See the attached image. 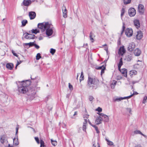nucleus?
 <instances>
[{
	"mask_svg": "<svg viewBox=\"0 0 147 147\" xmlns=\"http://www.w3.org/2000/svg\"><path fill=\"white\" fill-rule=\"evenodd\" d=\"M134 95V94H131L130 95V96H128L127 97H117L116 98H114L113 99V101L114 102H119L121 100L124 99H125L126 98H130L132 96Z\"/></svg>",
	"mask_w": 147,
	"mask_h": 147,
	"instance_id": "obj_5",
	"label": "nucleus"
},
{
	"mask_svg": "<svg viewBox=\"0 0 147 147\" xmlns=\"http://www.w3.org/2000/svg\"><path fill=\"white\" fill-rule=\"evenodd\" d=\"M117 82L116 81L114 80L113 81L111 85V88H114V87L115 86L116 83H117Z\"/></svg>",
	"mask_w": 147,
	"mask_h": 147,
	"instance_id": "obj_28",
	"label": "nucleus"
},
{
	"mask_svg": "<svg viewBox=\"0 0 147 147\" xmlns=\"http://www.w3.org/2000/svg\"><path fill=\"white\" fill-rule=\"evenodd\" d=\"M69 88L70 90L71 91L73 90V86L70 83H69Z\"/></svg>",
	"mask_w": 147,
	"mask_h": 147,
	"instance_id": "obj_44",
	"label": "nucleus"
},
{
	"mask_svg": "<svg viewBox=\"0 0 147 147\" xmlns=\"http://www.w3.org/2000/svg\"><path fill=\"white\" fill-rule=\"evenodd\" d=\"M40 147H46L44 145L45 143L42 140H40Z\"/></svg>",
	"mask_w": 147,
	"mask_h": 147,
	"instance_id": "obj_36",
	"label": "nucleus"
},
{
	"mask_svg": "<svg viewBox=\"0 0 147 147\" xmlns=\"http://www.w3.org/2000/svg\"><path fill=\"white\" fill-rule=\"evenodd\" d=\"M136 82L133 81V82H132V83H133V84H134L135 83H136Z\"/></svg>",
	"mask_w": 147,
	"mask_h": 147,
	"instance_id": "obj_62",
	"label": "nucleus"
},
{
	"mask_svg": "<svg viewBox=\"0 0 147 147\" xmlns=\"http://www.w3.org/2000/svg\"><path fill=\"white\" fill-rule=\"evenodd\" d=\"M36 59L37 60H39V59L41 58V57L40 56V54L39 53H38L36 56Z\"/></svg>",
	"mask_w": 147,
	"mask_h": 147,
	"instance_id": "obj_37",
	"label": "nucleus"
},
{
	"mask_svg": "<svg viewBox=\"0 0 147 147\" xmlns=\"http://www.w3.org/2000/svg\"><path fill=\"white\" fill-rule=\"evenodd\" d=\"M55 52V50L51 48L50 49V53L52 55H53Z\"/></svg>",
	"mask_w": 147,
	"mask_h": 147,
	"instance_id": "obj_40",
	"label": "nucleus"
},
{
	"mask_svg": "<svg viewBox=\"0 0 147 147\" xmlns=\"http://www.w3.org/2000/svg\"><path fill=\"white\" fill-rule=\"evenodd\" d=\"M122 65H123L122 59V58H121L120 59L118 65V67L119 69H120V68H121V67Z\"/></svg>",
	"mask_w": 147,
	"mask_h": 147,
	"instance_id": "obj_26",
	"label": "nucleus"
},
{
	"mask_svg": "<svg viewBox=\"0 0 147 147\" xmlns=\"http://www.w3.org/2000/svg\"><path fill=\"white\" fill-rule=\"evenodd\" d=\"M133 34V30L130 28H127L125 30V34L127 36L130 37L132 36Z\"/></svg>",
	"mask_w": 147,
	"mask_h": 147,
	"instance_id": "obj_4",
	"label": "nucleus"
},
{
	"mask_svg": "<svg viewBox=\"0 0 147 147\" xmlns=\"http://www.w3.org/2000/svg\"><path fill=\"white\" fill-rule=\"evenodd\" d=\"M128 14L130 17H133L136 14V11L134 8H131L128 10Z\"/></svg>",
	"mask_w": 147,
	"mask_h": 147,
	"instance_id": "obj_6",
	"label": "nucleus"
},
{
	"mask_svg": "<svg viewBox=\"0 0 147 147\" xmlns=\"http://www.w3.org/2000/svg\"><path fill=\"white\" fill-rule=\"evenodd\" d=\"M102 118L100 116L97 117L96 118L95 121V123L96 125H98L100 124L102 121Z\"/></svg>",
	"mask_w": 147,
	"mask_h": 147,
	"instance_id": "obj_21",
	"label": "nucleus"
},
{
	"mask_svg": "<svg viewBox=\"0 0 147 147\" xmlns=\"http://www.w3.org/2000/svg\"><path fill=\"white\" fill-rule=\"evenodd\" d=\"M84 77L83 71H82L81 73V76L80 77V82L84 80Z\"/></svg>",
	"mask_w": 147,
	"mask_h": 147,
	"instance_id": "obj_34",
	"label": "nucleus"
},
{
	"mask_svg": "<svg viewBox=\"0 0 147 147\" xmlns=\"http://www.w3.org/2000/svg\"><path fill=\"white\" fill-rule=\"evenodd\" d=\"M125 26L124 24H123V26H122V30L121 32V34H123V32L124 30H125Z\"/></svg>",
	"mask_w": 147,
	"mask_h": 147,
	"instance_id": "obj_48",
	"label": "nucleus"
},
{
	"mask_svg": "<svg viewBox=\"0 0 147 147\" xmlns=\"http://www.w3.org/2000/svg\"><path fill=\"white\" fill-rule=\"evenodd\" d=\"M105 69H103L102 70H101V74H102L104 73V70Z\"/></svg>",
	"mask_w": 147,
	"mask_h": 147,
	"instance_id": "obj_54",
	"label": "nucleus"
},
{
	"mask_svg": "<svg viewBox=\"0 0 147 147\" xmlns=\"http://www.w3.org/2000/svg\"><path fill=\"white\" fill-rule=\"evenodd\" d=\"M12 53H13V55L14 56H16L17 57H18V55H17V54H16V53H15V52L13 50H12Z\"/></svg>",
	"mask_w": 147,
	"mask_h": 147,
	"instance_id": "obj_51",
	"label": "nucleus"
},
{
	"mask_svg": "<svg viewBox=\"0 0 147 147\" xmlns=\"http://www.w3.org/2000/svg\"><path fill=\"white\" fill-rule=\"evenodd\" d=\"M34 45L35 46V47L37 49H38L39 48V46L37 45L36 44H34Z\"/></svg>",
	"mask_w": 147,
	"mask_h": 147,
	"instance_id": "obj_53",
	"label": "nucleus"
},
{
	"mask_svg": "<svg viewBox=\"0 0 147 147\" xmlns=\"http://www.w3.org/2000/svg\"><path fill=\"white\" fill-rule=\"evenodd\" d=\"M106 140L107 142V144L108 145L110 146H112L113 145V143L112 141H111L107 139H106Z\"/></svg>",
	"mask_w": 147,
	"mask_h": 147,
	"instance_id": "obj_32",
	"label": "nucleus"
},
{
	"mask_svg": "<svg viewBox=\"0 0 147 147\" xmlns=\"http://www.w3.org/2000/svg\"><path fill=\"white\" fill-rule=\"evenodd\" d=\"M132 58V56L131 55H128L126 57V59L127 61H130Z\"/></svg>",
	"mask_w": 147,
	"mask_h": 147,
	"instance_id": "obj_31",
	"label": "nucleus"
},
{
	"mask_svg": "<svg viewBox=\"0 0 147 147\" xmlns=\"http://www.w3.org/2000/svg\"><path fill=\"white\" fill-rule=\"evenodd\" d=\"M88 99L90 101H92L94 99V98L92 96H89Z\"/></svg>",
	"mask_w": 147,
	"mask_h": 147,
	"instance_id": "obj_45",
	"label": "nucleus"
},
{
	"mask_svg": "<svg viewBox=\"0 0 147 147\" xmlns=\"http://www.w3.org/2000/svg\"><path fill=\"white\" fill-rule=\"evenodd\" d=\"M89 115L87 114H85L84 115V119H86L87 120V119L89 117Z\"/></svg>",
	"mask_w": 147,
	"mask_h": 147,
	"instance_id": "obj_47",
	"label": "nucleus"
},
{
	"mask_svg": "<svg viewBox=\"0 0 147 147\" xmlns=\"http://www.w3.org/2000/svg\"><path fill=\"white\" fill-rule=\"evenodd\" d=\"M21 23L22 24V26H24L26 25V24L27 23L28 21L27 20H24L22 21Z\"/></svg>",
	"mask_w": 147,
	"mask_h": 147,
	"instance_id": "obj_29",
	"label": "nucleus"
},
{
	"mask_svg": "<svg viewBox=\"0 0 147 147\" xmlns=\"http://www.w3.org/2000/svg\"><path fill=\"white\" fill-rule=\"evenodd\" d=\"M42 37L40 36V37H39V40H42Z\"/></svg>",
	"mask_w": 147,
	"mask_h": 147,
	"instance_id": "obj_56",
	"label": "nucleus"
},
{
	"mask_svg": "<svg viewBox=\"0 0 147 147\" xmlns=\"http://www.w3.org/2000/svg\"><path fill=\"white\" fill-rule=\"evenodd\" d=\"M127 111V112H129V113L130 114H132L131 112V109L130 108H127L126 109Z\"/></svg>",
	"mask_w": 147,
	"mask_h": 147,
	"instance_id": "obj_49",
	"label": "nucleus"
},
{
	"mask_svg": "<svg viewBox=\"0 0 147 147\" xmlns=\"http://www.w3.org/2000/svg\"><path fill=\"white\" fill-rule=\"evenodd\" d=\"M13 142L14 144L16 146L18 145L19 144L18 138H14L13 139Z\"/></svg>",
	"mask_w": 147,
	"mask_h": 147,
	"instance_id": "obj_27",
	"label": "nucleus"
},
{
	"mask_svg": "<svg viewBox=\"0 0 147 147\" xmlns=\"http://www.w3.org/2000/svg\"><path fill=\"white\" fill-rule=\"evenodd\" d=\"M134 26L137 28H138L140 27V24L139 20L137 19H135L134 21Z\"/></svg>",
	"mask_w": 147,
	"mask_h": 147,
	"instance_id": "obj_15",
	"label": "nucleus"
},
{
	"mask_svg": "<svg viewBox=\"0 0 147 147\" xmlns=\"http://www.w3.org/2000/svg\"><path fill=\"white\" fill-rule=\"evenodd\" d=\"M31 3L30 0H24L22 2L23 5L26 6H29Z\"/></svg>",
	"mask_w": 147,
	"mask_h": 147,
	"instance_id": "obj_17",
	"label": "nucleus"
},
{
	"mask_svg": "<svg viewBox=\"0 0 147 147\" xmlns=\"http://www.w3.org/2000/svg\"><path fill=\"white\" fill-rule=\"evenodd\" d=\"M90 40L92 41V42H93V38H92V35L90 34Z\"/></svg>",
	"mask_w": 147,
	"mask_h": 147,
	"instance_id": "obj_52",
	"label": "nucleus"
},
{
	"mask_svg": "<svg viewBox=\"0 0 147 147\" xmlns=\"http://www.w3.org/2000/svg\"><path fill=\"white\" fill-rule=\"evenodd\" d=\"M102 109L100 107H98L97 109H96V111H98V112L100 113L102 111Z\"/></svg>",
	"mask_w": 147,
	"mask_h": 147,
	"instance_id": "obj_42",
	"label": "nucleus"
},
{
	"mask_svg": "<svg viewBox=\"0 0 147 147\" xmlns=\"http://www.w3.org/2000/svg\"><path fill=\"white\" fill-rule=\"evenodd\" d=\"M89 123L91 126L95 128V130H96L97 133L98 134L99 133V131L98 129V127L97 126H96L95 125L92 124V123L90 121H89Z\"/></svg>",
	"mask_w": 147,
	"mask_h": 147,
	"instance_id": "obj_23",
	"label": "nucleus"
},
{
	"mask_svg": "<svg viewBox=\"0 0 147 147\" xmlns=\"http://www.w3.org/2000/svg\"><path fill=\"white\" fill-rule=\"evenodd\" d=\"M6 66L7 69L11 70L13 68V65L12 64L7 63L6 64Z\"/></svg>",
	"mask_w": 147,
	"mask_h": 147,
	"instance_id": "obj_24",
	"label": "nucleus"
},
{
	"mask_svg": "<svg viewBox=\"0 0 147 147\" xmlns=\"http://www.w3.org/2000/svg\"><path fill=\"white\" fill-rule=\"evenodd\" d=\"M63 127H66V125L64 123H63Z\"/></svg>",
	"mask_w": 147,
	"mask_h": 147,
	"instance_id": "obj_55",
	"label": "nucleus"
},
{
	"mask_svg": "<svg viewBox=\"0 0 147 147\" xmlns=\"http://www.w3.org/2000/svg\"><path fill=\"white\" fill-rule=\"evenodd\" d=\"M125 50L124 46L121 47L119 50L118 52V54L121 55H123L125 53Z\"/></svg>",
	"mask_w": 147,
	"mask_h": 147,
	"instance_id": "obj_13",
	"label": "nucleus"
},
{
	"mask_svg": "<svg viewBox=\"0 0 147 147\" xmlns=\"http://www.w3.org/2000/svg\"><path fill=\"white\" fill-rule=\"evenodd\" d=\"M88 82L89 86L93 87L94 86V85H96L98 83V81L96 79L89 77Z\"/></svg>",
	"mask_w": 147,
	"mask_h": 147,
	"instance_id": "obj_3",
	"label": "nucleus"
},
{
	"mask_svg": "<svg viewBox=\"0 0 147 147\" xmlns=\"http://www.w3.org/2000/svg\"><path fill=\"white\" fill-rule=\"evenodd\" d=\"M100 145L98 143L93 144L92 147H98V146Z\"/></svg>",
	"mask_w": 147,
	"mask_h": 147,
	"instance_id": "obj_46",
	"label": "nucleus"
},
{
	"mask_svg": "<svg viewBox=\"0 0 147 147\" xmlns=\"http://www.w3.org/2000/svg\"><path fill=\"white\" fill-rule=\"evenodd\" d=\"M131 0H123V3L125 5H127L130 3Z\"/></svg>",
	"mask_w": 147,
	"mask_h": 147,
	"instance_id": "obj_33",
	"label": "nucleus"
},
{
	"mask_svg": "<svg viewBox=\"0 0 147 147\" xmlns=\"http://www.w3.org/2000/svg\"><path fill=\"white\" fill-rule=\"evenodd\" d=\"M63 16L64 18H66L67 17V10L65 7H63L62 8Z\"/></svg>",
	"mask_w": 147,
	"mask_h": 147,
	"instance_id": "obj_20",
	"label": "nucleus"
},
{
	"mask_svg": "<svg viewBox=\"0 0 147 147\" xmlns=\"http://www.w3.org/2000/svg\"><path fill=\"white\" fill-rule=\"evenodd\" d=\"M26 45H29V46H32L34 45V42H30L29 43H26L25 44Z\"/></svg>",
	"mask_w": 147,
	"mask_h": 147,
	"instance_id": "obj_38",
	"label": "nucleus"
},
{
	"mask_svg": "<svg viewBox=\"0 0 147 147\" xmlns=\"http://www.w3.org/2000/svg\"><path fill=\"white\" fill-rule=\"evenodd\" d=\"M77 112H75L74 113V116L76 115L77 114Z\"/></svg>",
	"mask_w": 147,
	"mask_h": 147,
	"instance_id": "obj_59",
	"label": "nucleus"
},
{
	"mask_svg": "<svg viewBox=\"0 0 147 147\" xmlns=\"http://www.w3.org/2000/svg\"><path fill=\"white\" fill-rule=\"evenodd\" d=\"M135 44L134 43H131L129 44L128 47V50L130 51H132L135 47Z\"/></svg>",
	"mask_w": 147,
	"mask_h": 147,
	"instance_id": "obj_14",
	"label": "nucleus"
},
{
	"mask_svg": "<svg viewBox=\"0 0 147 147\" xmlns=\"http://www.w3.org/2000/svg\"><path fill=\"white\" fill-rule=\"evenodd\" d=\"M125 10L124 8H122L121 10V16L122 17V16H123L125 13Z\"/></svg>",
	"mask_w": 147,
	"mask_h": 147,
	"instance_id": "obj_43",
	"label": "nucleus"
},
{
	"mask_svg": "<svg viewBox=\"0 0 147 147\" xmlns=\"http://www.w3.org/2000/svg\"><path fill=\"white\" fill-rule=\"evenodd\" d=\"M38 27L42 31H44L46 30V33L48 36H51L52 34L54 29L53 25L51 23L49 22L38 24Z\"/></svg>",
	"mask_w": 147,
	"mask_h": 147,
	"instance_id": "obj_1",
	"label": "nucleus"
},
{
	"mask_svg": "<svg viewBox=\"0 0 147 147\" xmlns=\"http://www.w3.org/2000/svg\"><path fill=\"white\" fill-rule=\"evenodd\" d=\"M89 120H87L86 119H84L82 129L84 131L86 132V128L88 125L87 123L88 121L89 122Z\"/></svg>",
	"mask_w": 147,
	"mask_h": 147,
	"instance_id": "obj_9",
	"label": "nucleus"
},
{
	"mask_svg": "<svg viewBox=\"0 0 147 147\" xmlns=\"http://www.w3.org/2000/svg\"><path fill=\"white\" fill-rule=\"evenodd\" d=\"M122 77H120V78H119V79H122Z\"/></svg>",
	"mask_w": 147,
	"mask_h": 147,
	"instance_id": "obj_63",
	"label": "nucleus"
},
{
	"mask_svg": "<svg viewBox=\"0 0 147 147\" xmlns=\"http://www.w3.org/2000/svg\"><path fill=\"white\" fill-rule=\"evenodd\" d=\"M105 67L103 65H102L101 66L97 67L96 68V69H101L102 70V69H105Z\"/></svg>",
	"mask_w": 147,
	"mask_h": 147,
	"instance_id": "obj_39",
	"label": "nucleus"
},
{
	"mask_svg": "<svg viewBox=\"0 0 147 147\" xmlns=\"http://www.w3.org/2000/svg\"><path fill=\"white\" fill-rule=\"evenodd\" d=\"M99 114L100 116L103 117V119L105 122H108L109 121V119L107 115L102 113H99Z\"/></svg>",
	"mask_w": 147,
	"mask_h": 147,
	"instance_id": "obj_8",
	"label": "nucleus"
},
{
	"mask_svg": "<svg viewBox=\"0 0 147 147\" xmlns=\"http://www.w3.org/2000/svg\"><path fill=\"white\" fill-rule=\"evenodd\" d=\"M136 35V39L138 40H140L143 37L142 33L140 31H137Z\"/></svg>",
	"mask_w": 147,
	"mask_h": 147,
	"instance_id": "obj_10",
	"label": "nucleus"
},
{
	"mask_svg": "<svg viewBox=\"0 0 147 147\" xmlns=\"http://www.w3.org/2000/svg\"><path fill=\"white\" fill-rule=\"evenodd\" d=\"M25 37L27 39H31L34 38L35 35L28 33L25 34Z\"/></svg>",
	"mask_w": 147,
	"mask_h": 147,
	"instance_id": "obj_11",
	"label": "nucleus"
},
{
	"mask_svg": "<svg viewBox=\"0 0 147 147\" xmlns=\"http://www.w3.org/2000/svg\"><path fill=\"white\" fill-rule=\"evenodd\" d=\"M106 44H105L103 46H106Z\"/></svg>",
	"mask_w": 147,
	"mask_h": 147,
	"instance_id": "obj_64",
	"label": "nucleus"
},
{
	"mask_svg": "<svg viewBox=\"0 0 147 147\" xmlns=\"http://www.w3.org/2000/svg\"><path fill=\"white\" fill-rule=\"evenodd\" d=\"M30 83V81L29 80L18 82L17 83L18 85V90L19 93L21 94L26 93L28 91V87Z\"/></svg>",
	"mask_w": 147,
	"mask_h": 147,
	"instance_id": "obj_2",
	"label": "nucleus"
},
{
	"mask_svg": "<svg viewBox=\"0 0 147 147\" xmlns=\"http://www.w3.org/2000/svg\"><path fill=\"white\" fill-rule=\"evenodd\" d=\"M137 74V72L135 70H132L130 71L129 75L130 76L132 77L133 76L136 75Z\"/></svg>",
	"mask_w": 147,
	"mask_h": 147,
	"instance_id": "obj_22",
	"label": "nucleus"
},
{
	"mask_svg": "<svg viewBox=\"0 0 147 147\" xmlns=\"http://www.w3.org/2000/svg\"><path fill=\"white\" fill-rule=\"evenodd\" d=\"M32 33L36 34L39 32V30L38 29H32L31 30Z\"/></svg>",
	"mask_w": 147,
	"mask_h": 147,
	"instance_id": "obj_30",
	"label": "nucleus"
},
{
	"mask_svg": "<svg viewBox=\"0 0 147 147\" xmlns=\"http://www.w3.org/2000/svg\"><path fill=\"white\" fill-rule=\"evenodd\" d=\"M0 141L1 143L5 145H6L8 143L7 138L5 136H3L1 137Z\"/></svg>",
	"mask_w": 147,
	"mask_h": 147,
	"instance_id": "obj_7",
	"label": "nucleus"
},
{
	"mask_svg": "<svg viewBox=\"0 0 147 147\" xmlns=\"http://www.w3.org/2000/svg\"><path fill=\"white\" fill-rule=\"evenodd\" d=\"M19 63H17V65H16V68L17 66L18 65H19Z\"/></svg>",
	"mask_w": 147,
	"mask_h": 147,
	"instance_id": "obj_61",
	"label": "nucleus"
},
{
	"mask_svg": "<svg viewBox=\"0 0 147 147\" xmlns=\"http://www.w3.org/2000/svg\"><path fill=\"white\" fill-rule=\"evenodd\" d=\"M141 53L140 50L138 48L136 49L134 52V55L137 56H139Z\"/></svg>",
	"mask_w": 147,
	"mask_h": 147,
	"instance_id": "obj_19",
	"label": "nucleus"
},
{
	"mask_svg": "<svg viewBox=\"0 0 147 147\" xmlns=\"http://www.w3.org/2000/svg\"><path fill=\"white\" fill-rule=\"evenodd\" d=\"M29 16L31 20L34 19L36 17V14L34 12L30 11L29 12Z\"/></svg>",
	"mask_w": 147,
	"mask_h": 147,
	"instance_id": "obj_18",
	"label": "nucleus"
},
{
	"mask_svg": "<svg viewBox=\"0 0 147 147\" xmlns=\"http://www.w3.org/2000/svg\"><path fill=\"white\" fill-rule=\"evenodd\" d=\"M119 71H120L121 73L123 75V76L125 77H127V69L123 68L121 69L120 68V69H119Z\"/></svg>",
	"mask_w": 147,
	"mask_h": 147,
	"instance_id": "obj_16",
	"label": "nucleus"
},
{
	"mask_svg": "<svg viewBox=\"0 0 147 147\" xmlns=\"http://www.w3.org/2000/svg\"><path fill=\"white\" fill-rule=\"evenodd\" d=\"M147 100V96H145L143 98L142 103H145L146 102V100Z\"/></svg>",
	"mask_w": 147,
	"mask_h": 147,
	"instance_id": "obj_41",
	"label": "nucleus"
},
{
	"mask_svg": "<svg viewBox=\"0 0 147 147\" xmlns=\"http://www.w3.org/2000/svg\"><path fill=\"white\" fill-rule=\"evenodd\" d=\"M35 139L36 141V142L38 144H39L40 143L39 141V140L38 139V138L37 137H35Z\"/></svg>",
	"mask_w": 147,
	"mask_h": 147,
	"instance_id": "obj_50",
	"label": "nucleus"
},
{
	"mask_svg": "<svg viewBox=\"0 0 147 147\" xmlns=\"http://www.w3.org/2000/svg\"><path fill=\"white\" fill-rule=\"evenodd\" d=\"M105 50H106V51L107 52V53L108 52V49L107 48H105Z\"/></svg>",
	"mask_w": 147,
	"mask_h": 147,
	"instance_id": "obj_57",
	"label": "nucleus"
},
{
	"mask_svg": "<svg viewBox=\"0 0 147 147\" xmlns=\"http://www.w3.org/2000/svg\"><path fill=\"white\" fill-rule=\"evenodd\" d=\"M138 10L139 13L143 14L144 12V6L142 4H139L138 6Z\"/></svg>",
	"mask_w": 147,
	"mask_h": 147,
	"instance_id": "obj_12",
	"label": "nucleus"
},
{
	"mask_svg": "<svg viewBox=\"0 0 147 147\" xmlns=\"http://www.w3.org/2000/svg\"><path fill=\"white\" fill-rule=\"evenodd\" d=\"M51 144L55 146L57 145V142L56 140H53L52 139H51Z\"/></svg>",
	"mask_w": 147,
	"mask_h": 147,
	"instance_id": "obj_35",
	"label": "nucleus"
},
{
	"mask_svg": "<svg viewBox=\"0 0 147 147\" xmlns=\"http://www.w3.org/2000/svg\"><path fill=\"white\" fill-rule=\"evenodd\" d=\"M8 147H13L12 146H10V144H8Z\"/></svg>",
	"mask_w": 147,
	"mask_h": 147,
	"instance_id": "obj_60",
	"label": "nucleus"
},
{
	"mask_svg": "<svg viewBox=\"0 0 147 147\" xmlns=\"http://www.w3.org/2000/svg\"><path fill=\"white\" fill-rule=\"evenodd\" d=\"M16 134L18 133V128H17V127H16Z\"/></svg>",
	"mask_w": 147,
	"mask_h": 147,
	"instance_id": "obj_58",
	"label": "nucleus"
},
{
	"mask_svg": "<svg viewBox=\"0 0 147 147\" xmlns=\"http://www.w3.org/2000/svg\"><path fill=\"white\" fill-rule=\"evenodd\" d=\"M134 133L135 134H140L144 137H146V136L143 134L140 130H136L134 131Z\"/></svg>",
	"mask_w": 147,
	"mask_h": 147,
	"instance_id": "obj_25",
	"label": "nucleus"
}]
</instances>
